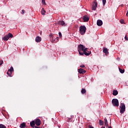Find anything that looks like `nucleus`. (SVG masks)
Instances as JSON below:
<instances>
[{"mask_svg": "<svg viewBox=\"0 0 128 128\" xmlns=\"http://www.w3.org/2000/svg\"><path fill=\"white\" fill-rule=\"evenodd\" d=\"M86 48L85 46L82 44L78 46V50L79 54H80V55L84 56V52H84V48Z\"/></svg>", "mask_w": 128, "mask_h": 128, "instance_id": "1", "label": "nucleus"}, {"mask_svg": "<svg viewBox=\"0 0 128 128\" xmlns=\"http://www.w3.org/2000/svg\"><path fill=\"white\" fill-rule=\"evenodd\" d=\"M86 28L84 25L81 26L80 27V33L82 36L86 32Z\"/></svg>", "mask_w": 128, "mask_h": 128, "instance_id": "2", "label": "nucleus"}, {"mask_svg": "<svg viewBox=\"0 0 128 128\" xmlns=\"http://www.w3.org/2000/svg\"><path fill=\"white\" fill-rule=\"evenodd\" d=\"M112 104L115 107H118L119 106V102L117 98H114L112 100Z\"/></svg>", "mask_w": 128, "mask_h": 128, "instance_id": "3", "label": "nucleus"}, {"mask_svg": "<svg viewBox=\"0 0 128 128\" xmlns=\"http://www.w3.org/2000/svg\"><path fill=\"white\" fill-rule=\"evenodd\" d=\"M120 108H121V110H120V113L124 114L126 110V106L124 104V103H121Z\"/></svg>", "mask_w": 128, "mask_h": 128, "instance_id": "4", "label": "nucleus"}, {"mask_svg": "<svg viewBox=\"0 0 128 128\" xmlns=\"http://www.w3.org/2000/svg\"><path fill=\"white\" fill-rule=\"evenodd\" d=\"M14 70V68L12 66H11L10 68L8 70V71L7 72L6 74H7L10 76V77H12V73L13 72V71Z\"/></svg>", "mask_w": 128, "mask_h": 128, "instance_id": "5", "label": "nucleus"}, {"mask_svg": "<svg viewBox=\"0 0 128 128\" xmlns=\"http://www.w3.org/2000/svg\"><path fill=\"white\" fill-rule=\"evenodd\" d=\"M97 6H98V2H96V1H94L92 5V10H96Z\"/></svg>", "mask_w": 128, "mask_h": 128, "instance_id": "6", "label": "nucleus"}, {"mask_svg": "<svg viewBox=\"0 0 128 128\" xmlns=\"http://www.w3.org/2000/svg\"><path fill=\"white\" fill-rule=\"evenodd\" d=\"M35 124L38 126H40L42 124V122L39 118L36 119L34 121Z\"/></svg>", "mask_w": 128, "mask_h": 128, "instance_id": "7", "label": "nucleus"}, {"mask_svg": "<svg viewBox=\"0 0 128 128\" xmlns=\"http://www.w3.org/2000/svg\"><path fill=\"white\" fill-rule=\"evenodd\" d=\"M42 38L39 36H36L35 38V42L38 43L40 42H42Z\"/></svg>", "mask_w": 128, "mask_h": 128, "instance_id": "8", "label": "nucleus"}, {"mask_svg": "<svg viewBox=\"0 0 128 128\" xmlns=\"http://www.w3.org/2000/svg\"><path fill=\"white\" fill-rule=\"evenodd\" d=\"M78 71L80 74H84L86 72V70L81 68L78 69Z\"/></svg>", "mask_w": 128, "mask_h": 128, "instance_id": "9", "label": "nucleus"}, {"mask_svg": "<svg viewBox=\"0 0 128 128\" xmlns=\"http://www.w3.org/2000/svg\"><path fill=\"white\" fill-rule=\"evenodd\" d=\"M20 128H26V122H23L22 124H20L19 126Z\"/></svg>", "mask_w": 128, "mask_h": 128, "instance_id": "10", "label": "nucleus"}, {"mask_svg": "<svg viewBox=\"0 0 128 128\" xmlns=\"http://www.w3.org/2000/svg\"><path fill=\"white\" fill-rule=\"evenodd\" d=\"M103 24L102 21L100 20H98L97 21V25L98 26H102Z\"/></svg>", "mask_w": 128, "mask_h": 128, "instance_id": "11", "label": "nucleus"}, {"mask_svg": "<svg viewBox=\"0 0 128 128\" xmlns=\"http://www.w3.org/2000/svg\"><path fill=\"white\" fill-rule=\"evenodd\" d=\"M58 24L61 25L62 26H66L65 22L64 21H58Z\"/></svg>", "mask_w": 128, "mask_h": 128, "instance_id": "12", "label": "nucleus"}, {"mask_svg": "<svg viewBox=\"0 0 128 128\" xmlns=\"http://www.w3.org/2000/svg\"><path fill=\"white\" fill-rule=\"evenodd\" d=\"M35 124H35L34 120L30 122V125L32 128H34Z\"/></svg>", "mask_w": 128, "mask_h": 128, "instance_id": "13", "label": "nucleus"}, {"mask_svg": "<svg viewBox=\"0 0 128 128\" xmlns=\"http://www.w3.org/2000/svg\"><path fill=\"white\" fill-rule=\"evenodd\" d=\"M83 20L84 22H88L89 21V18L86 16H84L83 18Z\"/></svg>", "mask_w": 128, "mask_h": 128, "instance_id": "14", "label": "nucleus"}, {"mask_svg": "<svg viewBox=\"0 0 128 128\" xmlns=\"http://www.w3.org/2000/svg\"><path fill=\"white\" fill-rule=\"evenodd\" d=\"M103 53L106 54L107 55L108 54V50L106 48H104V49H103Z\"/></svg>", "mask_w": 128, "mask_h": 128, "instance_id": "15", "label": "nucleus"}, {"mask_svg": "<svg viewBox=\"0 0 128 128\" xmlns=\"http://www.w3.org/2000/svg\"><path fill=\"white\" fill-rule=\"evenodd\" d=\"M10 38L8 37V34H6V36H5L2 38V40H4L5 41H7Z\"/></svg>", "mask_w": 128, "mask_h": 128, "instance_id": "16", "label": "nucleus"}, {"mask_svg": "<svg viewBox=\"0 0 128 128\" xmlns=\"http://www.w3.org/2000/svg\"><path fill=\"white\" fill-rule=\"evenodd\" d=\"M82 53L86 56H89L91 54V52L90 51H88L86 52H82Z\"/></svg>", "mask_w": 128, "mask_h": 128, "instance_id": "17", "label": "nucleus"}, {"mask_svg": "<svg viewBox=\"0 0 128 128\" xmlns=\"http://www.w3.org/2000/svg\"><path fill=\"white\" fill-rule=\"evenodd\" d=\"M118 90H114L113 94H112L114 96H116L118 95Z\"/></svg>", "mask_w": 128, "mask_h": 128, "instance_id": "18", "label": "nucleus"}, {"mask_svg": "<svg viewBox=\"0 0 128 128\" xmlns=\"http://www.w3.org/2000/svg\"><path fill=\"white\" fill-rule=\"evenodd\" d=\"M41 13L42 15H44L46 13V11L44 10V8L42 9Z\"/></svg>", "mask_w": 128, "mask_h": 128, "instance_id": "19", "label": "nucleus"}, {"mask_svg": "<svg viewBox=\"0 0 128 128\" xmlns=\"http://www.w3.org/2000/svg\"><path fill=\"white\" fill-rule=\"evenodd\" d=\"M86 89H84V88H82V89L81 93H82V94H84L86 93Z\"/></svg>", "mask_w": 128, "mask_h": 128, "instance_id": "20", "label": "nucleus"}, {"mask_svg": "<svg viewBox=\"0 0 128 128\" xmlns=\"http://www.w3.org/2000/svg\"><path fill=\"white\" fill-rule=\"evenodd\" d=\"M104 124H105V126H108V122L106 118L104 119Z\"/></svg>", "mask_w": 128, "mask_h": 128, "instance_id": "21", "label": "nucleus"}, {"mask_svg": "<svg viewBox=\"0 0 128 128\" xmlns=\"http://www.w3.org/2000/svg\"><path fill=\"white\" fill-rule=\"evenodd\" d=\"M99 124H100V126H104V122L102 121V120H99Z\"/></svg>", "mask_w": 128, "mask_h": 128, "instance_id": "22", "label": "nucleus"}, {"mask_svg": "<svg viewBox=\"0 0 128 128\" xmlns=\"http://www.w3.org/2000/svg\"><path fill=\"white\" fill-rule=\"evenodd\" d=\"M50 38H52V42L55 43L56 40H54V38H55V37H53L52 34H50Z\"/></svg>", "mask_w": 128, "mask_h": 128, "instance_id": "23", "label": "nucleus"}, {"mask_svg": "<svg viewBox=\"0 0 128 128\" xmlns=\"http://www.w3.org/2000/svg\"><path fill=\"white\" fill-rule=\"evenodd\" d=\"M119 71H120V73L124 74V70H122V68H119Z\"/></svg>", "mask_w": 128, "mask_h": 128, "instance_id": "24", "label": "nucleus"}, {"mask_svg": "<svg viewBox=\"0 0 128 128\" xmlns=\"http://www.w3.org/2000/svg\"><path fill=\"white\" fill-rule=\"evenodd\" d=\"M7 36H8V38H13V35L12 33H8V34H7Z\"/></svg>", "mask_w": 128, "mask_h": 128, "instance_id": "25", "label": "nucleus"}, {"mask_svg": "<svg viewBox=\"0 0 128 128\" xmlns=\"http://www.w3.org/2000/svg\"><path fill=\"white\" fill-rule=\"evenodd\" d=\"M0 128H6L3 124H0Z\"/></svg>", "mask_w": 128, "mask_h": 128, "instance_id": "26", "label": "nucleus"}, {"mask_svg": "<svg viewBox=\"0 0 128 128\" xmlns=\"http://www.w3.org/2000/svg\"><path fill=\"white\" fill-rule=\"evenodd\" d=\"M102 6H105L106 3V0H102Z\"/></svg>", "mask_w": 128, "mask_h": 128, "instance_id": "27", "label": "nucleus"}, {"mask_svg": "<svg viewBox=\"0 0 128 128\" xmlns=\"http://www.w3.org/2000/svg\"><path fill=\"white\" fill-rule=\"evenodd\" d=\"M88 48H84L83 50V52H88Z\"/></svg>", "mask_w": 128, "mask_h": 128, "instance_id": "28", "label": "nucleus"}, {"mask_svg": "<svg viewBox=\"0 0 128 128\" xmlns=\"http://www.w3.org/2000/svg\"><path fill=\"white\" fill-rule=\"evenodd\" d=\"M58 35H59V37L60 38H62V33L60 32H58Z\"/></svg>", "mask_w": 128, "mask_h": 128, "instance_id": "29", "label": "nucleus"}, {"mask_svg": "<svg viewBox=\"0 0 128 128\" xmlns=\"http://www.w3.org/2000/svg\"><path fill=\"white\" fill-rule=\"evenodd\" d=\"M4 64V61L2 60H0V66H1Z\"/></svg>", "mask_w": 128, "mask_h": 128, "instance_id": "30", "label": "nucleus"}, {"mask_svg": "<svg viewBox=\"0 0 128 128\" xmlns=\"http://www.w3.org/2000/svg\"><path fill=\"white\" fill-rule=\"evenodd\" d=\"M42 4H46V1L44 0H42Z\"/></svg>", "mask_w": 128, "mask_h": 128, "instance_id": "31", "label": "nucleus"}, {"mask_svg": "<svg viewBox=\"0 0 128 128\" xmlns=\"http://www.w3.org/2000/svg\"><path fill=\"white\" fill-rule=\"evenodd\" d=\"M80 67L81 68H85V65L82 64V65H81V66H80Z\"/></svg>", "mask_w": 128, "mask_h": 128, "instance_id": "32", "label": "nucleus"}, {"mask_svg": "<svg viewBox=\"0 0 128 128\" xmlns=\"http://www.w3.org/2000/svg\"><path fill=\"white\" fill-rule=\"evenodd\" d=\"M22 14H24V12H26V10H22Z\"/></svg>", "mask_w": 128, "mask_h": 128, "instance_id": "33", "label": "nucleus"}, {"mask_svg": "<svg viewBox=\"0 0 128 128\" xmlns=\"http://www.w3.org/2000/svg\"><path fill=\"white\" fill-rule=\"evenodd\" d=\"M124 22V20H120V22H121V24H123Z\"/></svg>", "mask_w": 128, "mask_h": 128, "instance_id": "34", "label": "nucleus"}, {"mask_svg": "<svg viewBox=\"0 0 128 128\" xmlns=\"http://www.w3.org/2000/svg\"><path fill=\"white\" fill-rule=\"evenodd\" d=\"M124 38L126 40H128V38L127 36H125Z\"/></svg>", "mask_w": 128, "mask_h": 128, "instance_id": "35", "label": "nucleus"}, {"mask_svg": "<svg viewBox=\"0 0 128 128\" xmlns=\"http://www.w3.org/2000/svg\"><path fill=\"white\" fill-rule=\"evenodd\" d=\"M58 40H59V38H58V37H56V42L58 41Z\"/></svg>", "mask_w": 128, "mask_h": 128, "instance_id": "36", "label": "nucleus"}, {"mask_svg": "<svg viewBox=\"0 0 128 128\" xmlns=\"http://www.w3.org/2000/svg\"><path fill=\"white\" fill-rule=\"evenodd\" d=\"M34 128H40V127H39V126H34Z\"/></svg>", "mask_w": 128, "mask_h": 128, "instance_id": "37", "label": "nucleus"}, {"mask_svg": "<svg viewBox=\"0 0 128 128\" xmlns=\"http://www.w3.org/2000/svg\"><path fill=\"white\" fill-rule=\"evenodd\" d=\"M126 15V16L128 17V12H127Z\"/></svg>", "mask_w": 128, "mask_h": 128, "instance_id": "38", "label": "nucleus"}, {"mask_svg": "<svg viewBox=\"0 0 128 128\" xmlns=\"http://www.w3.org/2000/svg\"><path fill=\"white\" fill-rule=\"evenodd\" d=\"M90 128H94V127H89Z\"/></svg>", "mask_w": 128, "mask_h": 128, "instance_id": "39", "label": "nucleus"}, {"mask_svg": "<svg viewBox=\"0 0 128 128\" xmlns=\"http://www.w3.org/2000/svg\"><path fill=\"white\" fill-rule=\"evenodd\" d=\"M108 128H112V126H110V127H108Z\"/></svg>", "mask_w": 128, "mask_h": 128, "instance_id": "40", "label": "nucleus"}, {"mask_svg": "<svg viewBox=\"0 0 128 128\" xmlns=\"http://www.w3.org/2000/svg\"><path fill=\"white\" fill-rule=\"evenodd\" d=\"M102 128H105V127H102Z\"/></svg>", "mask_w": 128, "mask_h": 128, "instance_id": "41", "label": "nucleus"}]
</instances>
